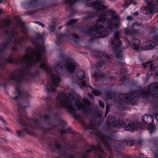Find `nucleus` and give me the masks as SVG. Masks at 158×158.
<instances>
[{
	"mask_svg": "<svg viewBox=\"0 0 158 158\" xmlns=\"http://www.w3.org/2000/svg\"><path fill=\"white\" fill-rule=\"evenodd\" d=\"M77 21L73 19H71L67 23V25L68 26H73L75 23Z\"/></svg>",
	"mask_w": 158,
	"mask_h": 158,
	"instance_id": "19",
	"label": "nucleus"
},
{
	"mask_svg": "<svg viewBox=\"0 0 158 158\" xmlns=\"http://www.w3.org/2000/svg\"><path fill=\"white\" fill-rule=\"evenodd\" d=\"M17 22L20 25H22L23 27L24 26V24L22 22V21L21 19L19 18L18 19H17Z\"/></svg>",
	"mask_w": 158,
	"mask_h": 158,
	"instance_id": "26",
	"label": "nucleus"
},
{
	"mask_svg": "<svg viewBox=\"0 0 158 158\" xmlns=\"http://www.w3.org/2000/svg\"><path fill=\"white\" fill-rule=\"evenodd\" d=\"M146 120H147V119H145Z\"/></svg>",
	"mask_w": 158,
	"mask_h": 158,
	"instance_id": "58",
	"label": "nucleus"
},
{
	"mask_svg": "<svg viewBox=\"0 0 158 158\" xmlns=\"http://www.w3.org/2000/svg\"><path fill=\"white\" fill-rule=\"evenodd\" d=\"M4 23V24L2 25L0 27V29H2L6 34L10 33L11 34V42L15 44H20L21 41L24 40V39L20 37L17 31L10 28V25L11 22L10 20H6Z\"/></svg>",
	"mask_w": 158,
	"mask_h": 158,
	"instance_id": "5",
	"label": "nucleus"
},
{
	"mask_svg": "<svg viewBox=\"0 0 158 158\" xmlns=\"http://www.w3.org/2000/svg\"><path fill=\"white\" fill-rule=\"evenodd\" d=\"M143 65L144 68H146V65L148 66H149L151 71H153L154 70L153 66L152 64L151 61H149L145 64H143Z\"/></svg>",
	"mask_w": 158,
	"mask_h": 158,
	"instance_id": "18",
	"label": "nucleus"
},
{
	"mask_svg": "<svg viewBox=\"0 0 158 158\" xmlns=\"http://www.w3.org/2000/svg\"><path fill=\"white\" fill-rule=\"evenodd\" d=\"M91 151V150L90 149H88L87 150V152H89Z\"/></svg>",
	"mask_w": 158,
	"mask_h": 158,
	"instance_id": "48",
	"label": "nucleus"
},
{
	"mask_svg": "<svg viewBox=\"0 0 158 158\" xmlns=\"http://www.w3.org/2000/svg\"><path fill=\"white\" fill-rule=\"evenodd\" d=\"M17 134L19 136H21L22 134V131H16Z\"/></svg>",
	"mask_w": 158,
	"mask_h": 158,
	"instance_id": "30",
	"label": "nucleus"
},
{
	"mask_svg": "<svg viewBox=\"0 0 158 158\" xmlns=\"http://www.w3.org/2000/svg\"><path fill=\"white\" fill-rule=\"evenodd\" d=\"M111 18V20L106 19L105 13H103L98 16V19L96 21V25L93 26L84 32L92 35L95 38L105 37L108 34L106 29L112 31L114 29L117 28L120 23V18L114 12Z\"/></svg>",
	"mask_w": 158,
	"mask_h": 158,
	"instance_id": "3",
	"label": "nucleus"
},
{
	"mask_svg": "<svg viewBox=\"0 0 158 158\" xmlns=\"http://www.w3.org/2000/svg\"><path fill=\"white\" fill-rule=\"evenodd\" d=\"M99 137L101 141L104 145L106 150L105 151L103 150L100 146L98 147L97 150L102 152H104L106 155L110 156V154L111 153V149H112L113 147L112 143L110 142V140L106 136H102V137L99 136Z\"/></svg>",
	"mask_w": 158,
	"mask_h": 158,
	"instance_id": "7",
	"label": "nucleus"
},
{
	"mask_svg": "<svg viewBox=\"0 0 158 158\" xmlns=\"http://www.w3.org/2000/svg\"><path fill=\"white\" fill-rule=\"evenodd\" d=\"M30 122L31 123L32 125L34 127H36L38 124V123L36 120H31Z\"/></svg>",
	"mask_w": 158,
	"mask_h": 158,
	"instance_id": "20",
	"label": "nucleus"
},
{
	"mask_svg": "<svg viewBox=\"0 0 158 158\" xmlns=\"http://www.w3.org/2000/svg\"><path fill=\"white\" fill-rule=\"evenodd\" d=\"M142 119L143 123L142 125L140 122L134 123L130 122L127 125L125 124L124 122H121V123H115V117L112 115H109L108 116L106 123L110 127H114L118 128L123 127L125 130L131 132L139 129H143L145 127L146 125H147L148 129L150 134L152 133L155 130V127L153 124V117L151 115L145 114L142 117Z\"/></svg>",
	"mask_w": 158,
	"mask_h": 158,
	"instance_id": "4",
	"label": "nucleus"
},
{
	"mask_svg": "<svg viewBox=\"0 0 158 158\" xmlns=\"http://www.w3.org/2000/svg\"><path fill=\"white\" fill-rule=\"evenodd\" d=\"M93 5L94 8L97 10H104V12L106 11L105 6L102 4L101 0H97L93 3Z\"/></svg>",
	"mask_w": 158,
	"mask_h": 158,
	"instance_id": "16",
	"label": "nucleus"
},
{
	"mask_svg": "<svg viewBox=\"0 0 158 158\" xmlns=\"http://www.w3.org/2000/svg\"><path fill=\"white\" fill-rule=\"evenodd\" d=\"M93 17V16H90V15H88V16H87L86 17L87 19H91Z\"/></svg>",
	"mask_w": 158,
	"mask_h": 158,
	"instance_id": "33",
	"label": "nucleus"
},
{
	"mask_svg": "<svg viewBox=\"0 0 158 158\" xmlns=\"http://www.w3.org/2000/svg\"><path fill=\"white\" fill-rule=\"evenodd\" d=\"M1 139H2V140H4L5 139H2V138H1Z\"/></svg>",
	"mask_w": 158,
	"mask_h": 158,
	"instance_id": "53",
	"label": "nucleus"
},
{
	"mask_svg": "<svg viewBox=\"0 0 158 158\" xmlns=\"http://www.w3.org/2000/svg\"><path fill=\"white\" fill-rule=\"evenodd\" d=\"M130 146H132V144H130Z\"/></svg>",
	"mask_w": 158,
	"mask_h": 158,
	"instance_id": "55",
	"label": "nucleus"
},
{
	"mask_svg": "<svg viewBox=\"0 0 158 158\" xmlns=\"http://www.w3.org/2000/svg\"><path fill=\"white\" fill-rule=\"evenodd\" d=\"M9 62L10 63H14V61H13V60L12 59H10V61H9Z\"/></svg>",
	"mask_w": 158,
	"mask_h": 158,
	"instance_id": "42",
	"label": "nucleus"
},
{
	"mask_svg": "<svg viewBox=\"0 0 158 158\" xmlns=\"http://www.w3.org/2000/svg\"><path fill=\"white\" fill-rule=\"evenodd\" d=\"M44 118H45V119H46V118H48V117L46 116H44Z\"/></svg>",
	"mask_w": 158,
	"mask_h": 158,
	"instance_id": "47",
	"label": "nucleus"
},
{
	"mask_svg": "<svg viewBox=\"0 0 158 158\" xmlns=\"http://www.w3.org/2000/svg\"><path fill=\"white\" fill-rule=\"evenodd\" d=\"M98 114L99 115V117H101L102 116V114L101 113H98Z\"/></svg>",
	"mask_w": 158,
	"mask_h": 158,
	"instance_id": "45",
	"label": "nucleus"
},
{
	"mask_svg": "<svg viewBox=\"0 0 158 158\" xmlns=\"http://www.w3.org/2000/svg\"><path fill=\"white\" fill-rule=\"evenodd\" d=\"M111 79H113V78H112V77H111Z\"/></svg>",
	"mask_w": 158,
	"mask_h": 158,
	"instance_id": "60",
	"label": "nucleus"
},
{
	"mask_svg": "<svg viewBox=\"0 0 158 158\" xmlns=\"http://www.w3.org/2000/svg\"><path fill=\"white\" fill-rule=\"evenodd\" d=\"M69 4H70L72 3H74L76 2L75 0H65Z\"/></svg>",
	"mask_w": 158,
	"mask_h": 158,
	"instance_id": "24",
	"label": "nucleus"
},
{
	"mask_svg": "<svg viewBox=\"0 0 158 158\" xmlns=\"http://www.w3.org/2000/svg\"><path fill=\"white\" fill-rule=\"evenodd\" d=\"M82 124L83 125H85V124L84 123V122H82Z\"/></svg>",
	"mask_w": 158,
	"mask_h": 158,
	"instance_id": "50",
	"label": "nucleus"
},
{
	"mask_svg": "<svg viewBox=\"0 0 158 158\" xmlns=\"http://www.w3.org/2000/svg\"><path fill=\"white\" fill-rule=\"evenodd\" d=\"M97 74L96 73H94L93 74H91L92 76L93 77H96L97 76Z\"/></svg>",
	"mask_w": 158,
	"mask_h": 158,
	"instance_id": "34",
	"label": "nucleus"
},
{
	"mask_svg": "<svg viewBox=\"0 0 158 158\" xmlns=\"http://www.w3.org/2000/svg\"><path fill=\"white\" fill-rule=\"evenodd\" d=\"M133 15L135 16H137L138 15V13L137 12H135L134 14Z\"/></svg>",
	"mask_w": 158,
	"mask_h": 158,
	"instance_id": "39",
	"label": "nucleus"
},
{
	"mask_svg": "<svg viewBox=\"0 0 158 158\" xmlns=\"http://www.w3.org/2000/svg\"><path fill=\"white\" fill-rule=\"evenodd\" d=\"M17 95L19 96H25L28 97L29 94L27 92L23 91L20 87L18 85H17L15 87Z\"/></svg>",
	"mask_w": 158,
	"mask_h": 158,
	"instance_id": "17",
	"label": "nucleus"
},
{
	"mask_svg": "<svg viewBox=\"0 0 158 158\" xmlns=\"http://www.w3.org/2000/svg\"><path fill=\"white\" fill-rule=\"evenodd\" d=\"M10 78L11 79L13 80H15V77H10Z\"/></svg>",
	"mask_w": 158,
	"mask_h": 158,
	"instance_id": "44",
	"label": "nucleus"
},
{
	"mask_svg": "<svg viewBox=\"0 0 158 158\" xmlns=\"http://www.w3.org/2000/svg\"><path fill=\"white\" fill-rule=\"evenodd\" d=\"M89 95V97L90 98H92L93 97V95H92V94H90V93H89V95Z\"/></svg>",
	"mask_w": 158,
	"mask_h": 158,
	"instance_id": "38",
	"label": "nucleus"
},
{
	"mask_svg": "<svg viewBox=\"0 0 158 158\" xmlns=\"http://www.w3.org/2000/svg\"><path fill=\"white\" fill-rule=\"evenodd\" d=\"M110 43L111 45H116L114 48L116 54L115 56L118 59L122 57V50L124 49L125 47L122 45L121 42L119 40V33L118 32H115L114 33V38L110 40Z\"/></svg>",
	"mask_w": 158,
	"mask_h": 158,
	"instance_id": "6",
	"label": "nucleus"
},
{
	"mask_svg": "<svg viewBox=\"0 0 158 158\" xmlns=\"http://www.w3.org/2000/svg\"><path fill=\"white\" fill-rule=\"evenodd\" d=\"M157 3L158 4V0H157Z\"/></svg>",
	"mask_w": 158,
	"mask_h": 158,
	"instance_id": "56",
	"label": "nucleus"
},
{
	"mask_svg": "<svg viewBox=\"0 0 158 158\" xmlns=\"http://www.w3.org/2000/svg\"><path fill=\"white\" fill-rule=\"evenodd\" d=\"M106 102L107 104V106L106 107V111L105 112V116H106L107 114L109 109V106L110 105H112L113 103L114 104H116V101L115 100L114 97H112L108 95H107L106 96Z\"/></svg>",
	"mask_w": 158,
	"mask_h": 158,
	"instance_id": "13",
	"label": "nucleus"
},
{
	"mask_svg": "<svg viewBox=\"0 0 158 158\" xmlns=\"http://www.w3.org/2000/svg\"><path fill=\"white\" fill-rule=\"evenodd\" d=\"M154 40L156 41V42H157V44H158V35H155L154 38Z\"/></svg>",
	"mask_w": 158,
	"mask_h": 158,
	"instance_id": "29",
	"label": "nucleus"
},
{
	"mask_svg": "<svg viewBox=\"0 0 158 158\" xmlns=\"http://www.w3.org/2000/svg\"><path fill=\"white\" fill-rule=\"evenodd\" d=\"M62 27H59L58 28V29H60Z\"/></svg>",
	"mask_w": 158,
	"mask_h": 158,
	"instance_id": "49",
	"label": "nucleus"
},
{
	"mask_svg": "<svg viewBox=\"0 0 158 158\" xmlns=\"http://www.w3.org/2000/svg\"><path fill=\"white\" fill-rule=\"evenodd\" d=\"M0 120H1L2 121V122L4 123L5 124H6V122H5V121L3 119H2V118H1L0 117Z\"/></svg>",
	"mask_w": 158,
	"mask_h": 158,
	"instance_id": "36",
	"label": "nucleus"
},
{
	"mask_svg": "<svg viewBox=\"0 0 158 158\" xmlns=\"http://www.w3.org/2000/svg\"><path fill=\"white\" fill-rule=\"evenodd\" d=\"M2 10L1 8H0V14L2 13Z\"/></svg>",
	"mask_w": 158,
	"mask_h": 158,
	"instance_id": "46",
	"label": "nucleus"
},
{
	"mask_svg": "<svg viewBox=\"0 0 158 158\" xmlns=\"http://www.w3.org/2000/svg\"><path fill=\"white\" fill-rule=\"evenodd\" d=\"M98 102L99 106L102 107L103 108H104V103L100 100H99Z\"/></svg>",
	"mask_w": 158,
	"mask_h": 158,
	"instance_id": "27",
	"label": "nucleus"
},
{
	"mask_svg": "<svg viewBox=\"0 0 158 158\" xmlns=\"http://www.w3.org/2000/svg\"><path fill=\"white\" fill-rule=\"evenodd\" d=\"M137 94L135 92L131 94L125 95V94H119L118 95V98H119V101H130L132 100L134 97H133L135 95Z\"/></svg>",
	"mask_w": 158,
	"mask_h": 158,
	"instance_id": "14",
	"label": "nucleus"
},
{
	"mask_svg": "<svg viewBox=\"0 0 158 158\" xmlns=\"http://www.w3.org/2000/svg\"><path fill=\"white\" fill-rule=\"evenodd\" d=\"M110 13H111V12H112V11H110Z\"/></svg>",
	"mask_w": 158,
	"mask_h": 158,
	"instance_id": "57",
	"label": "nucleus"
},
{
	"mask_svg": "<svg viewBox=\"0 0 158 158\" xmlns=\"http://www.w3.org/2000/svg\"><path fill=\"white\" fill-rule=\"evenodd\" d=\"M35 23L38 24V25L41 26L42 27H44L45 26V25L40 22H35Z\"/></svg>",
	"mask_w": 158,
	"mask_h": 158,
	"instance_id": "23",
	"label": "nucleus"
},
{
	"mask_svg": "<svg viewBox=\"0 0 158 158\" xmlns=\"http://www.w3.org/2000/svg\"><path fill=\"white\" fill-rule=\"evenodd\" d=\"M144 0L147 2L148 5L144 8L143 11V13L146 14L152 13L155 7V2L153 1L149 2H148V0Z\"/></svg>",
	"mask_w": 158,
	"mask_h": 158,
	"instance_id": "11",
	"label": "nucleus"
},
{
	"mask_svg": "<svg viewBox=\"0 0 158 158\" xmlns=\"http://www.w3.org/2000/svg\"><path fill=\"white\" fill-rule=\"evenodd\" d=\"M38 37H37L36 39L37 40H42L43 39V36L40 34H38Z\"/></svg>",
	"mask_w": 158,
	"mask_h": 158,
	"instance_id": "25",
	"label": "nucleus"
},
{
	"mask_svg": "<svg viewBox=\"0 0 158 158\" xmlns=\"http://www.w3.org/2000/svg\"><path fill=\"white\" fill-rule=\"evenodd\" d=\"M102 57L104 58V59L109 60H110V58L106 54H103L102 55Z\"/></svg>",
	"mask_w": 158,
	"mask_h": 158,
	"instance_id": "22",
	"label": "nucleus"
},
{
	"mask_svg": "<svg viewBox=\"0 0 158 158\" xmlns=\"http://www.w3.org/2000/svg\"><path fill=\"white\" fill-rule=\"evenodd\" d=\"M13 99H14L15 100H16L18 99V97L17 96H16L15 97H13Z\"/></svg>",
	"mask_w": 158,
	"mask_h": 158,
	"instance_id": "41",
	"label": "nucleus"
},
{
	"mask_svg": "<svg viewBox=\"0 0 158 158\" xmlns=\"http://www.w3.org/2000/svg\"><path fill=\"white\" fill-rule=\"evenodd\" d=\"M92 148L93 149V150H94V148L93 146H92Z\"/></svg>",
	"mask_w": 158,
	"mask_h": 158,
	"instance_id": "52",
	"label": "nucleus"
},
{
	"mask_svg": "<svg viewBox=\"0 0 158 158\" xmlns=\"http://www.w3.org/2000/svg\"><path fill=\"white\" fill-rule=\"evenodd\" d=\"M154 29H155V30H157V29H156V27H154Z\"/></svg>",
	"mask_w": 158,
	"mask_h": 158,
	"instance_id": "54",
	"label": "nucleus"
},
{
	"mask_svg": "<svg viewBox=\"0 0 158 158\" xmlns=\"http://www.w3.org/2000/svg\"><path fill=\"white\" fill-rule=\"evenodd\" d=\"M15 47H13V48H12V50H16L17 49V48L16 47V46L15 45Z\"/></svg>",
	"mask_w": 158,
	"mask_h": 158,
	"instance_id": "35",
	"label": "nucleus"
},
{
	"mask_svg": "<svg viewBox=\"0 0 158 158\" xmlns=\"http://www.w3.org/2000/svg\"><path fill=\"white\" fill-rule=\"evenodd\" d=\"M55 27L54 25L49 26V28L51 31H53Z\"/></svg>",
	"mask_w": 158,
	"mask_h": 158,
	"instance_id": "28",
	"label": "nucleus"
},
{
	"mask_svg": "<svg viewBox=\"0 0 158 158\" xmlns=\"http://www.w3.org/2000/svg\"><path fill=\"white\" fill-rule=\"evenodd\" d=\"M92 93L96 96H99L100 95V92L97 90H94L92 91Z\"/></svg>",
	"mask_w": 158,
	"mask_h": 158,
	"instance_id": "21",
	"label": "nucleus"
},
{
	"mask_svg": "<svg viewBox=\"0 0 158 158\" xmlns=\"http://www.w3.org/2000/svg\"><path fill=\"white\" fill-rule=\"evenodd\" d=\"M155 118L157 120H158V114L156 116Z\"/></svg>",
	"mask_w": 158,
	"mask_h": 158,
	"instance_id": "43",
	"label": "nucleus"
},
{
	"mask_svg": "<svg viewBox=\"0 0 158 158\" xmlns=\"http://www.w3.org/2000/svg\"><path fill=\"white\" fill-rule=\"evenodd\" d=\"M126 47L127 48L130 44V46L133 49L137 50L140 48V43L139 40L135 38H133L131 43L129 44L128 40L125 38L124 39Z\"/></svg>",
	"mask_w": 158,
	"mask_h": 158,
	"instance_id": "9",
	"label": "nucleus"
},
{
	"mask_svg": "<svg viewBox=\"0 0 158 158\" xmlns=\"http://www.w3.org/2000/svg\"><path fill=\"white\" fill-rule=\"evenodd\" d=\"M105 75L103 74H99V77H100L102 78H105V77H104Z\"/></svg>",
	"mask_w": 158,
	"mask_h": 158,
	"instance_id": "32",
	"label": "nucleus"
},
{
	"mask_svg": "<svg viewBox=\"0 0 158 158\" xmlns=\"http://www.w3.org/2000/svg\"><path fill=\"white\" fill-rule=\"evenodd\" d=\"M156 45L155 42L148 41L144 42L142 44L141 47L143 50H148L154 48Z\"/></svg>",
	"mask_w": 158,
	"mask_h": 158,
	"instance_id": "12",
	"label": "nucleus"
},
{
	"mask_svg": "<svg viewBox=\"0 0 158 158\" xmlns=\"http://www.w3.org/2000/svg\"><path fill=\"white\" fill-rule=\"evenodd\" d=\"M3 130L6 131H8L9 130V129L6 127H5Z\"/></svg>",
	"mask_w": 158,
	"mask_h": 158,
	"instance_id": "37",
	"label": "nucleus"
},
{
	"mask_svg": "<svg viewBox=\"0 0 158 158\" xmlns=\"http://www.w3.org/2000/svg\"><path fill=\"white\" fill-rule=\"evenodd\" d=\"M132 29L131 30H129L127 28L124 29V32L126 35H132L137 34L139 32V29L140 25L137 23H133L132 26Z\"/></svg>",
	"mask_w": 158,
	"mask_h": 158,
	"instance_id": "10",
	"label": "nucleus"
},
{
	"mask_svg": "<svg viewBox=\"0 0 158 158\" xmlns=\"http://www.w3.org/2000/svg\"><path fill=\"white\" fill-rule=\"evenodd\" d=\"M19 123L23 126V130L27 134L32 135L33 134V128L30 125L24 122L19 121Z\"/></svg>",
	"mask_w": 158,
	"mask_h": 158,
	"instance_id": "15",
	"label": "nucleus"
},
{
	"mask_svg": "<svg viewBox=\"0 0 158 158\" xmlns=\"http://www.w3.org/2000/svg\"><path fill=\"white\" fill-rule=\"evenodd\" d=\"M68 131L69 133H73V132L71 131V130L70 128H69L68 129Z\"/></svg>",
	"mask_w": 158,
	"mask_h": 158,
	"instance_id": "40",
	"label": "nucleus"
},
{
	"mask_svg": "<svg viewBox=\"0 0 158 158\" xmlns=\"http://www.w3.org/2000/svg\"><path fill=\"white\" fill-rule=\"evenodd\" d=\"M131 16H127L126 18L128 20H131Z\"/></svg>",
	"mask_w": 158,
	"mask_h": 158,
	"instance_id": "31",
	"label": "nucleus"
},
{
	"mask_svg": "<svg viewBox=\"0 0 158 158\" xmlns=\"http://www.w3.org/2000/svg\"><path fill=\"white\" fill-rule=\"evenodd\" d=\"M45 50L44 44L37 46L35 49L29 48L26 55L20 62L28 67L34 65H39L45 71L50 77L52 83V85H47L46 86V89L48 92L50 93L55 92V87L59 85L60 81L59 74H63L66 72H68L72 77L74 76L79 80V85L81 89H91L90 86L83 81L85 76L84 72L80 69H78L76 71H75L77 64L72 59L69 58L66 60L64 65L61 62H57L56 64L54 69H51L46 61L44 55Z\"/></svg>",
	"mask_w": 158,
	"mask_h": 158,
	"instance_id": "1",
	"label": "nucleus"
},
{
	"mask_svg": "<svg viewBox=\"0 0 158 158\" xmlns=\"http://www.w3.org/2000/svg\"><path fill=\"white\" fill-rule=\"evenodd\" d=\"M133 3H134V4H135V5H136V2H133Z\"/></svg>",
	"mask_w": 158,
	"mask_h": 158,
	"instance_id": "51",
	"label": "nucleus"
},
{
	"mask_svg": "<svg viewBox=\"0 0 158 158\" xmlns=\"http://www.w3.org/2000/svg\"><path fill=\"white\" fill-rule=\"evenodd\" d=\"M33 44H35V43L33 42Z\"/></svg>",
	"mask_w": 158,
	"mask_h": 158,
	"instance_id": "59",
	"label": "nucleus"
},
{
	"mask_svg": "<svg viewBox=\"0 0 158 158\" xmlns=\"http://www.w3.org/2000/svg\"><path fill=\"white\" fill-rule=\"evenodd\" d=\"M151 95L153 97L158 96V83H155L151 84L148 87L147 91L141 92L139 95L147 97Z\"/></svg>",
	"mask_w": 158,
	"mask_h": 158,
	"instance_id": "8",
	"label": "nucleus"
},
{
	"mask_svg": "<svg viewBox=\"0 0 158 158\" xmlns=\"http://www.w3.org/2000/svg\"><path fill=\"white\" fill-rule=\"evenodd\" d=\"M80 100V99L75 100L73 94H65L61 92L56 98V103L57 106L67 109L72 114H74L75 112L74 106L76 107L77 110L86 113H92L96 109L90 106V102L86 98H83L82 103Z\"/></svg>",
	"mask_w": 158,
	"mask_h": 158,
	"instance_id": "2",
	"label": "nucleus"
}]
</instances>
